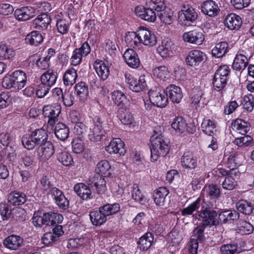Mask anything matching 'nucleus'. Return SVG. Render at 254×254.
Segmentation results:
<instances>
[{"instance_id": "obj_2", "label": "nucleus", "mask_w": 254, "mask_h": 254, "mask_svg": "<svg viewBox=\"0 0 254 254\" xmlns=\"http://www.w3.org/2000/svg\"><path fill=\"white\" fill-rule=\"evenodd\" d=\"M218 213L212 209L204 201L201 203V209L199 212L198 216L202 218L201 223L203 226H217L219 223V218L217 219Z\"/></svg>"}, {"instance_id": "obj_44", "label": "nucleus", "mask_w": 254, "mask_h": 254, "mask_svg": "<svg viewBox=\"0 0 254 254\" xmlns=\"http://www.w3.org/2000/svg\"><path fill=\"white\" fill-rule=\"evenodd\" d=\"M131 196L133 199L140 204H144L146 201L144 196L141 193L137 184H134L133 185Z\"/></svg>"}, {"instance_id": "obj_34", "label": "nucleus", "mask_w": 254, "mask_h": 254, "mask_svg": "<svg viewBox=\"0 0 254 254\" xmlns=\"http://www.w3.org/2000/svg\"><path fill=\"white\" fill-rule=\"evenodd\" d=\"M248 64V59L247 57L242 55L240 54L236 56L233 64V68L236 70H241L245 68Z\"/></svg>"}, {"instance_id": "obj_16", "label": "nucleus", "mask_w": 254, "mask_h": 254, "mask_svg": "<svg viewBox=\"0 0 254 254\" xmlns=\"http://www.w3.org/2000/svg\"><path fill=\"white\" fill-rule=\"evenodd\" d=\"M239 216V213L237 211L228 209L221 211L219 214L218 218L220 222L226 223L237 220Z\"/></svg>"}, {"instance_id": "obj_60", "label": "nucleus", "mask_w": 254, "mask_h": 254, "mask_svg": "<svg viewBox=\"0 0 254 254\" xmlns=\"http://www.w3.org/2000/svg\"><path fill=\"white\" fill-rule=\"evenodd\" d=\"M11 210L9 209L8 204L5 203H0V214L3 220L9 218Z\"/></svg>"}, {"instance_id": "obj_62", "label": "nucleus", "mask_w": 254, "mask_h": 254, "mask_svg": "<svg viewBox=\"0 0 254 254\" xmlns=\"http://www.w3.org/2000/svg\"><path fill=\"white\" fill-rule=\"evenodd\" d=\"M11 102L8 93L2 92L0 94V108H4Z\"/></svg>"}, {"instance_id": "obj_54", "label": "nucleus", "mask_w": 254, "mask_h": 254, "mask_svg": "<svg viewBox=\"0 0 254 254\" xmlns=\"http://www.w3.org/2000/svg\"><path fill=\"white\" fill-rule=\"evenodd\" d=\"M237 185V182L231 176H228L225 177L224 181L222 183V187L226 190H232Z\"/></svg>"}, {"instance_id": "obj_4", "label": "nucleus", "mask_w": 254, "mask_h": 254, "mask_svg": "<svg viewBox=\"0 0 254 254\" xmlns=\"http://www.w3.org/2000/svg\"><path fill=\"white\" fill-rule=\"evenodd\" d=\"M181 162L184 167L193 170L191 175L194 174V176L200 175V169L197 168V161L192 152H185L182 157Z\"/></svg>"}, {"instance_id": "obj_7", "label": "nucleus", "mask_w": 254, "mask_h": 254, "mask_svg": "<svg viewBox=\"0 0 254 254\" xmlns=\"http://www.w3.org/2000/svg\"><path fill=\"white\" fill-rule=\"evenodd\" d=\"M105 149L110 154H119L120 155H124L127 151L124 142L119 138L113 139Z\"/></svg>"}, {"instance_id": "obj_40", "label": "nucleus", "mask_w": 254, "mask_h": 254, "mask_svg": "<svg viewBox=\"0 0 254 254\" xmlns=\"http://www.w3.org/2000/svg\"><path fill=\"white\" fill-rule=\"evenodd\" d=\"M237 208L240 212L246 215H250L252 212L254 207L250 202L241 200L237 203Z\"/></svg>"}, {"instance_id": "obj_6", "label": "nucleus", "mask_w": 254, "mask_h": 254, "mask_svg": "<svg viewBox=\"0 0 254 254\" xmlns=\"http://www.w3.org/2000/svg\"><path fill=\"white\" fill-rule=\"evenodd\" d=\"M205 55L200 51L194 50L190 51L186 58L187 64L192 67L198 66L201 63L204 62Z\"/></svg>"}, {"instance_id": "obj_26", "label": "nucleus", "mask_w": 254, "mask_h": 254, "mask_svg": "<svg viewBox=\"0 0 254 254\" xmlns=\"http://www.w3.org/2000/svg\"><path fill=\"white\" fill-rule=\"evenodd\" d=\"M168 193L169 190L165 187H160L156 190L153 194L155 204L159 206L164 205L165 197Z\"/></svg>"}, {"instance_id": "obj_13", "label": "nucleus", "mask_w": 254, "mask_h": 254, "mask_svg": "<svg viewBox=\"0 0 254 254\" xmlns=\"http://www.w3.org/2000/svg\"><path fill=\"white\" fill-rule=\"evenodd\" d=\"M136 15L142 19L148 22H153L156 19V14L151 8L136 6L135 9Z\"/></svg>"}, {"instance_id": "obj_8", "label": "nucleus", "mask_w": 254, "mask_h": 254, "mask_svg": "<svg viewBox=\"0 0 254 254\" xmlns=\"http://www.w3.org/2000/svg\"><path fill=\"white\" fill-rule=\"evenodd\" d=\"M38 156L41 160L45 161L48 160L54 153V147L50 141L40 144L37 148Z\"/></svg>"}, {"instance_id": "obj_51", "label": "nucleus", "mask_w": 254, "mask_h": 254, "mask_svg": "<svg viewBox=\"0 0 254 254\" xmlns=\"http://www.w3.org/2000/svg\"><path fill=\"white\" fill-rule=\"evenodd\" d=\"M153 72L154 75L161 79H164L169 74L168 68L165 66L155 67Z\"/></svg>"}, {"instance_id": "obj_58", "label": "nucleus", "mask_w": 254, "mask_h": 254, "mask_svg": "<svg viewBox=\"0 0 254 254\" xmlns=\"http://www.w3.org/2000/svg\"><path fill=\"white\" fill-rule=\"evenodd\" d=\"M90 130H91V128ZM105 133V132L103 128H92L89 136H92L95 141H99L101 139L102 136L104 135Z\"/></svg>"}, {"instance_id": "obj_53", "label": "nucleus", "mask_w": 254, "mask_h": 254, "mask_svg": "<svg viewBox=\"0 0 254 254\" xmlns=\"http://www.w3.org/2000/svg\"><path fill=\"white\" fill-rule=\"evenodd\" d=\"M22 143L24 147L28 150L33 149L36 145H37V142L35 141V140L32 136V135L29 136H23L22 138Z\"/></svg>"}, {"instance_id": "obj_36", "label": "nucleus", "mask_w": 254, "mask_h": 254, "mask_svg": "<svg viewBox=\"0 0 254 254\" xmlns=\"http://www.w3.org/2000/svg\"><path fill=\"white\" fill-rule=\"evenodd\" d=\"M228 44L226 42H221L216 44L215 47L212 50V55L216 58L222 57L226 53Z\"/></svg>"}, {"instance_id": "obj_38", "label": "nucleus", "mask_w": 254, "mask_h": 254, "mask_svg": "<svg viewBox=\"0 0 254 254\" xmlns=\"http://www.w3.org/2000/svg\"><path fill=\"white\" fill-rule=\"evenodd\" d=\"M43 40L42 35L37 31H32L28 34L25 38L26 42L32 45H38L43 41Z\"/></svg>"}, {"instance_id": "obj_64", "label": "nucleus", "mask_w": 254, "mask_h": 254, "mask_svg": "<svg viewBox=\"0 0 254 254\" xmlns=\"http://www.w3.org/2000/svg\"><path fill=\"white\" fill-rule=\"evenodd\" d=\"M73 151L75 153H81L84 149V144L81 140H73L72 142Z\"/></svg>"}, {"instance_id": "obj_47", "label": "nucleus", "mask_w": 254, "mask_h": 254, "mask_svg": "<svg viewBox=\"0 0 254 254\" xmlns=\"http://www.w3.org/2000/svg\"><path fill=\"white\" fill-rule=\"evenodd\" d=\"M138 29L136 32H128L126 33L125 37V40L127 43L131 44L133 43L135 46H137L138 44H140V40L138 36Z\"/></svg>"}, {"instance_id": "obj_55", "label": "nucleus", "mask_w": 254, "mask_h": 254, "mask_svg": "<svg viewBox=\"0 0 254 254\" xmlns=\"http://www.w3.org/2000/svg\"><path fill=\"white\" fill-rule=\"evenodd\" d=\"M238 154L236 152H231L227 158V164L228 167L235 168L239 165V162L238 161Z\"/></svg>"}, {"instance_id": "obj_3", "label": "nucleus", "mask_w": 254, "mask_h": 254, "mask_svg": "<svg viewBox=\"0 0 254 254\" xmlns=\"http://www.w3.org/2000/svg\"><path fill=\"white\" fill-rule=\"evenodd\" d=\"M205 226L200 224L193 230V237L189 243V251L190 253L196 254L197 253L198 242H202L205 240L204 230Z\"/></svg>"}, {"instance_id": "obj_19", "label": "nucleus", "mask_w": 254, "mask_h": 254, "mask_svg": "<svg viewBox=\"0 0 254 254\" xmlns=\"http://www.w3.org/2000/svg\"><path fill=\"white\" fill-rule=\"evenodd\" d=\"M224 23L229 29L235 30L240 27L242 22L240 16L234 13H230L226 17Z\"/></svg>"}, {"instance_id": "obj_15", "label": "nucleus", "mask_w": 254, "mask_h": 254, "mask_svg": "<svg viewBox=\"0 0 254 254\" xmlns=\"http://www.w3.org/2000/svg\"><path fill=\"white\" fill-rule=\"evenodd\" d=\"M197 17V13L194 8L189 6H184V9L179 12L178 14V18L181 21L186 20L193 22Z\"/></svg>"}, {"instance_id": "obj_50", "label": "nucleus", "mask_w": 254, "mask_h": 254, "mask_svg": "<svg viewBox=\"0 0 254 254\" xmlns=\"http://www.w3.org/2000/svg\"><path fill=\"white\" fill-rule=\"evenodd\" d=\"M238 246L235 244H230L224 245L220 248L222 254H235L238 252Z\"/></svg>"}, {"instance_id": "obj_17", "label": "nucleus", "mask_w": 254, "mask_h": 254, "mask_svg": "<svg viewBox=\"0 0 254 254\" xmlns=\"http://www.w3.org/2000/svg\"><path fill=\"white\" fill-rule=\"evenodd\" d=\"M166 96H169L173 102L179 103L183 97L181 89L178 86L171 84L166 89Z\"/></svg>"}, {"instance_id": "obj_37", "label": "nucleus", "mask_w": 254, "mask_h": 254, "mask_svg": "<svg viewBox=\"0 0 254 254\" xmlns=\"http://www.w3.org/2000/svg\"><path fill=\"white\" fill-rule=\"evenodd\" d=\"M77 77L76 71L74 69H68L63 76L64 84L66 86L73 84L75 82Z\"/></svg>"}, {"instance_id": "obj_12", "label": "nucleus", "mask_w": 254, "mask_h": 254, "mask_svg": "<svg viewBox=\"0 0 254 254\" xmlns=\"http://www.w3.org/2000/svg\"><path fill=\"white\" fill-rule=\"evenodd\" d=\"M175 45L174 43L168 38L164 39L161 45L157 48V51L163 58L171 56L173 54Z\"/></svg>"}, {"instance_id": "obj_39", "label": "nucleus", "mask_w": 254, "mask_h": 254, "mask_svg": "<svg viewBox=\"0 0 254 254\" xmlns=\"http://www.w3.org/2000/svg\"><path fill=\"white\" fill-rule=\"evenodd\" d=\"M146 5L152 10L155 9L158 12L164 10L166 8L164 0H146Z\"/></svg>"}, {"instance_id": "obj_43", "label": "nucleus", "mask_w": 254, "mask_h": 254, "mask_svg": "<svg viewBox=\"0 0 254 254\" xmlns=\"http://www.w3.org/2000/svg\"><path fill=\"white\" fill-rule=\"evenodd\" d=\"M158 15L160 19L166 24H171L174 20L173 12L170 9L159 11Z\"/></svg>"}, {"instance_id": "obj_5", "label": "nucleus", "mask_w": 254, "mask_h": 254, "mask_svg": "<svg viewBox=\"0 0 254 254\" xmlns=\"http://www.w3.org/2000/svg\"><path fill=\"white\" fill-rule=\"evenodd\" d=\"M138 36L140 40V44L142 43L146 46H153L157 43L155 35L144 27L138 28Z\"/></svg>"}, {"instance_id": "obj_28", "label": "nucleus", "mask_w": 254, "mask_h": 254, "mask_svg": "<svg viewBox=\"0 0 254 254\" xmlns=\"http://www.w3.org/2000/svg\"><path fill=\"white\" fill-rule=\"evenodd\" d=\"M153 240V234L150 232H147L140 238L137 244L140 250H147L152 244Z\"/></svg>"}, {"instance_id": "obj_18", "label": "nucleus", "mask_w": 254, "mask_h": 254, "mask_svg": "<svg viewBox=\"0 0 254 254\" xmlns=\"http://www.w3.org/2000/svg\"><path fill=\"white\" fill-rule=\"evenodd\" d=\"M219 10L218 5L212 0L205 1L201 5V11L209 16L217 15Z\"/></svg>"}, {"instance_id": "obj_56", "label": "nucleus", "mask_w": 254, "mask_h": 254, "mask_svg": "<svg viewBox=\"0 0 254 254\" xmlns=\"http://www.w3.org/2000/svg\"><path fill=\"white\" fill-rule=\"evenodd\" d=\"M69 128H55V133L61 140H64L69 136Z\"/></svg>"}, {"instance_id": "obj_9", "label": "nucleus", "mask_w": 254, "mask_h": 254, "mask_svg": "<svg viewBox=\"0 0 254 254\" xmlns=\"http://www.w3.org/2000/svg\"><path fill=\"white\" fill-rule=\"evenodd\" d=\"M23 244V239L20 236L14 234L7 236L3 241V245L5 248L14 251L19 249Z\"/></svg>"}, {"instance_id": "obj_31", "label": "nucleus", "mask_w": 254, "mask_h": 254, "mask_svg": "<svg viewBox=\"0 0 254 254\" xmlns=\"http://www.w3.org/2000/svg\"><path fill=\"white\" fill-rule=\"evenodd\" d=\"M32 136L34 138L37 145L43 144L47 141L48 137L47 131L44 128H39L32 132Z\"/></svg>"}, {"instance_id": "obj_25", "label": "nucleus", "mask_w": 254, "mask_h": 254, "mask_svg": "<svg viewBox=\"0 0 254 254\" xmlns=\"http://www.w3.org/2000/svg\"><path fill=\"white\" fill-rule=\"evenodd\" d=\"M8 202L13 205H19L26 201V195L20 192L12 191L7 196Z\"/></svg>"}, {"instance_id": "obj_11", "label": "nucleus", "mask_w": 254, "mask_h": 254, "mask_svg": "<svg viewBox=\"0 0 254 254\" xmlns=\"http://www.w3.org/2000/svg\"><path fill=\"white\" fill-rule=\"evenodd\" d=\"M183 38L185 41L197 45L201 44L204 40V37L201 29L185 33L183 35Z\"/></svg>"}, {"instance_id": "obj_24", "label": "nucleus", "mask_w": 254, "mask_h": 254, "mask_svg": "<svg viewBox=\"0 0 254 254\" xmlns=\"http://www.w3.org/2000/svg\"><path fill=\"white\" fill-rule=\"evenodd\" d=\"M63 219L62 215L57 213L49 212L44 213L45 225L47 226H54L60 224Z\"/></svg>"}, {"instance_id": "obj_32", "label": "nucleus", "mask_w": 254, "mask_h": 254, "mask_svg": "<svg viewBox=\"0 0 254 254\" xmlns=\"http://www.w3.org/2000/svg\"><path fill=\"white\" fill-rule=\"evenodd\" d=\"M114 103L120 108L126 109L128 104V100L125 94L119 91H114L112 94Z\"/></svg>"}, {"instance_id": "obj_52", "label": "nucleus", "mask_w": 254, "mask_h": 254, "mask_svg": "<svg viewBox=\"0 0 254 254\" xmlns=\"http://www.w3.org/2000/svg\"><path fill=\"white\" fill-rule=\"evenodd\" d=\"M33 223L36 227H42L45 225L44 213L41 211L35 212L34 213L33 218Z\"/></svg>"}, {"instance_id": "obj_41", "label": "nucleus", "mask_w": 254, "mask_h": 254, "mask_svg": "<svg viewBox=\"0 0 254 254\" xmlns=\"http://www.w3.org/2000/svg\"><path fill=\"white\" fill-rule=\"evenodd\" d=\"M200 205H201V199L198 198L189 206L182 209L181 211L182 215L183 216L191 215L194 211L199 208Z\"/></svg>"}, {"instance_id": "obj_27", "label": "nucleus", "mask_w": 254, "mask_h": 254, "mask_svg": "<svg viewBox=\"0 0 254 254\" xmlns=\"http://www.w3.org/2000/svg\"><path fill=\"white\" fill-rule=\"evenodd\" d=\"M89 216L92 224L95 226H100L107 221V218L100 208L98 210L90 212Z\"/></svg>"}, {"instance_id": "obj_14", "label": "nucleus", "mask_w": 254, "mask_h": 254, "mask_svg": "<svg viewBox=\"0 0 254 254\" xmlns=\"http://www.w3.org/2000/svg\"><path fill=\"white\" fill-rule=\"evenodd\" d=\"M123 58L126 63L134 68H137L140 65V61L136 52L133 49H128L123 55Z\"/></svg>"}, {"instance_id": "obj_59", "label": "nucleus", "mask_w": 254, "mask_h": 254, "mask_svg": "<svg viewBox=\"0 0 254 254\" xmlns=\"http://www.w3.org/2000/svg\"><path fill=\"white\" fill-rule=\"evenodd\" d=\"M82 56L83 55L81 53L80 50L77 48L75 49L71 58V64L73 65H78L80 63Z\"/></svg>"}, {"instance_id": "obj_30", "label": "nucleus", "mask_w": 254, "mask_h": 254, "mask_svg": "<svg viewBox=\"0 0 254 254\" xmlns=\"http://www.w3.org/2000/svg\"><path fill=\"white\" fill-rule=\"evenodd\" d=\"M57 77V72L49 69L41 75V80L42 83L45 84L51 87L55 83Z\"/></svg>"}, {"instance_id": "obj_21", "label": "nucleus", "mask_w": 254, "mask_h": 254, "mask_svg": "<svg viewBox=\"0 0 254 254\" xmlns=\"http://www.w3.org/2000/svg\"><path fill=\"white\" fill-rule=\"evenodd\" d=\"M12 75L14 82V89L19 90L24 87L27 80L24 72L16 70L12 73Z\"/></svg>"}, {"instance_id": "obj_29", "label": "nucleus", "mask_w": 254, "mask_h": 254, "mask_svg": "<svg viewBox=\"0 0 254 254\" xmlns=\"http://www.w3.org/2000/svg\"><path fill=\"white\" fill-rule=\"evenodd\" d=\"M91 186L95 187L97 192L101 194L103 193L106 190V181L101 176L97 175L94 176L91 180Z\"/></svg>"}, {"instance_id": "obj_23", "label": "nucleus", "mask_w": 254, "mask_h": 254, "mask_svg": "<svg viewBox=\"0 0 254 254\" xmlns=\"http://www.w3.org/2000/svg\"><path fill=\"white\" fill-rule=\"evenodd\" d=\"M33 11L31 7H23L17 9L14 12V15L19 21H26L33 16Z\"/></svg>"}, {"instance_id": "obj_22", "label": "nucleus", "mask_w": 254, "mask_h": 254, "mask_svg": "<svg viewBox=\"0 0 254 254\" xmlns=\"http://www.w3.org/2000/svg\"><path fill=\"white\" fill-rule=\"evenodd\" d=\"M74 191L82 199H90L92 197L91 191L83 183L76 184L73 188Z\"/></svg>"}, {"instance_id": "obj_46", "label": "nucleus", "mask_w": 254, "mask_h": 254, "mask_svg": "<svg viewBox=\"0 0 254 254\" xmlns=\"http://www.w3.org/2000/svg\"><path fill=\"white\" fill-rule=\"evenodd\" d=\"M228 79L214 74L213 78V85L216 90L220 91L223 89L227 84Z\"/></svg>"}, {"instance_id": "obj_49", "label": "nucleus", "mask_w": 254, "mask_h": 254, "mask_svg": "<svg viewBox=\"0 0 254 254\" xmlns=\"http://www.w3.org/2000/svg\"><path fill=\"white\" fill-rule=\"evenodd\" d=\"M58 159L63 165L66 166L70 165L73 162L71 156L66 151L59 153L58 155Z\"/></svg>"}, {"instance_id": "obj_48", "label": "nucleus", "mask_w": 254, "mask_h": 254, "mask_svg": "<svg viewBox=\"0 0 254 254\" xmlns=\"http://www.w3.org/2000/svg\"><path fill=\"white\" fill-rule=\"evenodd\" d=\"M110 169V165L109 162L106 160H102L97 164L96 171L99 174L106 175L109 174L108 172Z\"/></svg>"}, {"instance_id": "obj_45", "label": "nucleus", "mask_w": 254, "mask_h": 254, "mask_svg": "<svg viewBox=\"0 0 254 254\" xmlns=\"http://www.w3.org/2000/svg\"><path fill=\"white\" fill-rule=\"evenodd\" d=\"M74 88L77 95L80 98H86L88 94V89L85 82H80L76 84Z\"/></svg>"}, {"instance_id": "obj_35", "label": "nucleus", "mask_w": 254, "mask_h": 254, "mask_svg": "<svg viewBox=\"0 0 254 254\" xmlns=\"http://www.w3.org/2000/svg\"><path fill=\"white\" fill-rule=\"evenodd\" d=\"M107 218L108 216L114 214L120 211V207L118 203L106 204L99 207Z\"/></svg>"}, {"instance_id": "obj_63", "label": "nucleus", "mask_w": 254, "mask_h": 254, "mask_svg": "<svg viewBox=\"0 0 254 254\" xmlns=\"http://www.w3.org/2000/svg\"><path fill=\"white\" fill-rule=\"evenodd\" d=\"M50 87L41 83L38 87L36 91V95L39 98H42L45 96L49 92Z\"/></svg>"}, {"instance_id": "obj_57", "label": "nucleus", "mask_w": 254, "mask_h": 254, "mask_svg": "<svg viewBox=\"0 0 254 254\" xmlns=\"http://www.w3.org/2000/svg\"><path fill=\"white\" fill-rule=\"evenodd\" d=\"M137 80L130 75L127 77H126V82L128 84L129 88L135 92H139V89L141 88L140 86H137Z\"/></svg>"}, {"instance_id": "obj_61", "label": "nucleus", "mask_w": 254, "mask_h": 254, "mask_svg": "<svg viewBox=\"0 0 254 254\" xmlns=\"http://www.w3.org/2000/svg\"><path fill=\"white\" fill-rule=\"evenodd\" d=\"M230 69L228 66L224 65L220 66L219 68L216 71L215 74L218 75L221 77L228 79Z\"/></svg>"}, {"instance_id": "obj_10", "label": "nucleus", "mask_w": 254, "mask_h": 254, "mask_svg": "<svg viewBox=\"0 0 254 254\" xmlns=\"http://www.w3.org/2000/svg\"><path fill=\"white\" fill-rule=\"evenodd\" d=\"M149 97L150 102L154 106L162 108L167 105L168 97L166 94H161L157 91L150 90Z\"/></svg>"}, {"instance_id": "obj_20", "label": "nucleus", "mask_w": 254, "mask_h": 254, "mask_svg": "<svg viewBox=\"0 0 254 254\" xmlns=\"http://www.w3.org/2000/svg\"><path fill=\"white\" fill-rule=\"evenodd\" d=\"M51 18L46 13H42L39 15L33 21V25L35 28L38 30L46 29L51 23Z\"/></svg>"}, {"instance_id": "obj_33", "label": "nucleus", "mask_w": 254, "mask_h": 254, "mask_svg": "<svg viewBox=\"0 0 254 254\" xmlns=\"http://www.w3.org/2000/svg\"><path fill=\"white\" fill-rule=\"evenodd\" d=\"M94 66L99 76L103 80H105L109 74V67L102 61L94 63Z\"/></svg>"}, {"instance_id": "obj_42", "label": "nucleus", "mask_w": 254, "mask_h": 254, "mask_svg": "<svg viewBox=\"0 0 254 254\" xmlns=\"http://www.w3.org/2000/svg\"><path fill=\"white\" fill-rule=\"evenodd\" d=\"M237 225L239 232L243 234L248 235L254 231V227L246 221L240 220Z\"/></svg>"}, {"instance_id": "obj_1", "label": "nucleus", "mask_w": 254, "mask_h": 254, "mask_svg": "<svg viewBox=\"0 0 254 254\" xmlns=\"http://www.w3.org/2000/svg\"><path fill=\"white\" fill-rule=\"evenodd\" d=\"M154 133L150 138L151 147H150L151 158L154 161H156L159 156H165L169 151V142L165 140L161 128H155Z\"/></svg>"}]
</instances>
